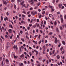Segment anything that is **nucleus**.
<instances>
[{
  "mask_svg": "<svg viewBox=\"0 0 66 66\" xmlns=\"http://www.w3.org/2000/svg\"><path fill=\"white\" fill-rule=\"evenodd\" d=\"M40 36H41L40 35H39V37H38V38L39 39V38H40Z\"/></svg>",
  "mask_w": 66,
  "mask_h": 66,
  "instance_id": "obj_51",
  "label": "nucleus"
},
{
  "mask_svg": "<svg viewBox=\"0 0 66 66\" xmlns=\"http://www.w3.org/2000/svg\"><path fill=\"white\" fill-rule=\"evenodd\" d=\"M59 1V0H57L56 2V3H57Z\"/></svg>",
  "mask_w": 66,
  "mask_h": 66,
  "instance_id": "obj_52",
  "label": "nucleus"
},
{
  "mask_svg": "<svg viewBox=\"0 0 66 66\" xmlns=\"http://www.w3.org/2000/svg\"><path fill=\"white\" fill-rule=\"evenodd\" d=\"M14 9H16V6L15 4H14Z\"/></svg>",
  "mask_w": 66,
  "mask_h": 66,
  "instance_id": "obj_24",
  "label": "nucleus"
},
{
  "mask_svg": "<svg viewBox=\"0 0 66 66\" xmlns=\"http://www.w3.org/2000/svg\"><path fill=\"white\" fill-rule=\"evenodd\" d=\"M0 30H1V32H2V29L1 28H0Z\"/></svg>",
  "mask_w": 66,
  "mask_h": 66,
  "instance_id": "obj_60",
  "label": "nucleus"
},
{
  "mask_svg": "<svg viewBox=\"0 0 66 66\" xmlns=\"http://www.w3.org/2000/svg\"><path fill=\"white\" fill-rule=\"evenodd\" d=\"M45 14V11H43L42 12V14L44 15Z\"/></svg>",
  "mask_w": 66,
  "mask_h": 66,
  "instance_id": "obj_27",
  "label": "nucleus"
},
{
  "mask_svg": "<svg viewBox=\"0 0 66 66\" xmlns=\"http://www.w3.org/2000/svg\"><path fill=\"white\" fill-rule=\"evenodd\" d=\"M54 52H55V50H53V51L52 52V54H53L54 53Z\"/></svg>",
  "mask_w": 66,
  "mask_h": 66,
  "instance_id": "obj_22",
  "label": "nucleus"
},
{
  "mask_svg": "<svg viewBox=\"0 0 66 66\" xmlns=\"http://www.w3.org/2000/svg\"><path fill=\"white\" fill-rule=\"evenodd\" d=\"M37 33H38V29H37L36 30Z\"/></svg>",
  "mask_w": 66,
  "mask_h": 66,
  "instance_id": "obj_31",
  "label": "nucleus"
},
{
  "mask_svg": "<svg viewBox=\"0 0 66 66\" xmlns=\"http://www.w3.org/2000/svg\"><path fill=\"white\" fill-rule=\"evenodd\" d=\"M40 64H39L38 65H37V66H40Z\"/></svg>",
  "mask_w": 66,
  "mask_h": 66,
  "instance_id": "obj_64",
  "label": "nucleus"
},
{
  "mask_svg": "<svg viewBox=\"0 0 66 66\" xmlns=\"http://www.w3.org/2000/svg\"><path fill=\"white\" fill-rule=\"evenodd\" d=\"M61 44L60 43L58 45V47H60V46H61Z\"/></svg>",
  "mask_w": 66,
  "mask_h": 66,
  "instance_id": "obj_30",
  "label": "nucleus"
},
{
  "mask_svg": "<svg viewBox=\"0 0 66 66\" xmlns=\"http://www.w3.org/2000/svg\"><path fill=\"white\" fill-rule=\"evenodd\" d=\"M40 4V3H38L37 4L38 6H39Z\"/></svg>",
  "mask_w": 66,
  "mask_h": 66,
  "instance_id": "obj_36",
  "label": "nucleus"
},
{
  "mask_svg": "<svg viewBox=\"0 0 66 66\" xmlns=\"http://www.w3.org/2000/svg\"><path fill=\"white\" fill-rule=\"evenodd\" d=\"M35 52H36V55H37L38 54V52L36 51V50H34Z\"/></svg>",
  "mask_w": 66,
  "mask_h": 66,
  "instance_id": "obj_6",
  "label": "nucleus"
},
{
  "mask_svg": "<svg viewBox=\"0 0 66 66\" xmlns=\"http://www.w3.org/2000/svg\"><path fill=\"white\" fill-rule=\"evenodd\" d=\"M43 48L44 49H45V48H46V47H45V46H44L43 47Z\"/></svg>",
  "mask_w": 66,
  "mask_h": 66,
  "instance_id": "obj_39",
  "label": "nucleus"
},
{
  "mask_svg": "<svg viewBox=\"0 0 66 66\" xmlns=\"http://www.w3.org/2000/svg\"><path fill=\"white\" fill-rule=\"evenodd\" d=\"M16 64H19V62H16Z\"/></svg>",
  "mask_w": 66,
  "mask_h": 66,
  "instance_id": "obj_57",
  "label": "nucleus"
},
{
  "mask_svg": "<svg viewBox=\"0 0 66 66\" xmlns=\"http://www.w3.org/2000/svg\"><path fill=\"white\" fill-rule=\"evenodd\" d=\"M38 35H35V38H36V37H37V36H38Z\"/></svg>",
  "mask_w": 66,
  "mask_h": 66,
  "instance_id": "obj_41",
  "label": "nucleus"
},
{
  "mask_svg": "<svg viewBox=\"0 0 66 66\" xmlns=\"http://www.w3.org/2000/svg\"><path fill=\"white\" fill-rule=\"evenodd\" d=\"M49 61L50 62H51V59H49Z\"/></svg>",
  "mask_w": 66,
  "mask_h": 66,
  "instance_id": "obj_47",
  "label": "nucleus"
},
{
  "mask_svg": "<svg viewBox=\"0 0 66 66\" xmlns=\"http://www.w3.org/2000/svg\"><path fill=\"white\" fill-rule=\"evenodd\" d=\"M15 18L16 19H18V17L16 15L15 16Z\"/></svg>",
  "mask_w": 66,
  "mask_h": 66,
  "instance_id": "obj_38",
  "label": "nucleus"
},
{
  "mask_svg": "<svg viewBox=\"0 0 66 66\" xmlns=\"http://www.w3.org/2000/svg\"><path fill=\"white\" fill-rule=\"evenodd\" d=\"M33 33H34V34L35 33V30H33Z\"/></svg>",
  "mask_w": 66,
  "mask_h": 66,
  "instance_id": "obj_44",
  "label": "nucleus"
},
{
  "mask_svg": "<svg viewBox=\"0 0 66 66\" xmlns=\"http://www.w3.org/2000/svg\"><path fill=\"white\" fill-rule=\"evenodd\" d=\"M12 30L11 29H9V33H12Z\"/></svg>",
  "mask_w": 66,
  "mask_h": 66,
  "instance_id": "obj_2",
  "label": "nucleus"
},
{
  "mask_svg": "<svg viewBox=\"0 0 66 66\" xmlns=\"http://www.w3.org/2000/svg\"><path fill=\"white\" fill-rule=\"evenodd\" d=\"M23 63H20L19 64V66H23Z\"/></svg>",
  "mask_w": 66,
  "mask_h": 66,
  "instance_id": "obj_7",
  "label": "nucleus"
},
{
  "mask_svg": "<svg viewBox=\"0 0 66 66\" xmlns=\"http://www.w3.org/2000/svg\"><path fill=\"white\" fill-rule=\"evenodd\" d=\"M20 48V52H21V47H20L19 48Z\"/></svg>",
  "mask_w": 66,
  "mask_h": 66,
  "instance_id": "obj_23",
  "label": "nucleus"
},
{
  "mask_svg": "<svg viewBox=\"0 0 66 66\" xmlns=\"http://www.w3.org/2000/svg\"><path fill=\"white\" fill-rule=\"evenodd\" d=\"M31 14L32 15H35V12H34L32 11L31 12Z\"/></svg>",
  "mask_w": 66,
  "mask_h": 66,
  "instance_id": "obj_4",
  "label": "nucleus"
},
{
  "mask_svg": "<svg viewBox=\"0 0 66 66\" xmlns=\"http://www.w3.org/2000/svg\"><path fill=\"white\" fill-rule=\"evenodd\" d=\"M23 56H24V55H23V54H22L21 56H20V57H23Z\"/></svg>",
  "mask_w": 66,
  "mask_h": 66,
  "instance_id": "obj_13",
  "label": "nucleus"
},
{
  "mask_svg": "<svg viewBox=\"0 0 66 66\" xmlns=\"http://www.w3.org/2000/svg\"><path fill=\"white\" fill-rule=\"evenodd\" d=\"M4 4H5V5H6V4H7L6 2V1L4 2Z\"/></svg>",
  "mask_w": 66,
  "mask_h": 66,
  "instance_id": "obj_19",
  "label": "nucleus"
},
{
  "mask_svg": "<svg viewBox=\"0 0 66 66\" xmlns=\"http://www.w3.org/2000/svg\"><path fill=\"white\" fill-rule=\"evenodd\" d=\"M27 29H28V30H29V29H30V27H27Z\"/></svg>",
  "mask_w": 66,
  "mask_h": 66,
  "instance_id": "obj_59",
  "label": "nucleus"
},
{
  "mask_svg": "<svg viewBox=\"0 0 66 66\" xmlns=\"http://www.w3.org/2000/svg\"><path fill=\"white\" fill-rule=\"evenodd\" d=\"M60 28L61 30H63V27L62 26H60Z\"/></svg>",
  "mask_w": 66,
  "mask_h": 66,
  "instance_id": "obj_15",
  "label": "nucleus"
},
{
  "mask_svg": "<svg viewBox=\"0 0 66 66\" xmlns=\"http://www.w3.org/2000/svg\"><path fill=\"white\" fill-rule=\"evenodd\" d=\"M52 12H53L54 11V9H52L51 10Z\"/></svg>",
  "mask_w": 66,
  "mask_h": 66,
  "instance_id": "obj_28",
  "label": "nucleus"
},
{
  "mask_svg": "<svg viewBox=\"0 0 66 66\" xmlns=\"http://www.w3.org/2000/svg\"><path fill=\"white\" fill-rule=\"evenodd\" d=\"M62 15L60 14V18H62Z\"/></svg>",
  "mask_w": 66,
  "mask_h": 66,
  "instance_id": "obj_46",
  "label": "nucleus"
},
{
  "mask_svg": "<svg viewBox=\"0 0 66 66\" xmlns=\"http://www.w3.org/2000/svg\"><path fill=\"white\" fill-rule=\"evenodd\" d=\"M32 24H29V27H32Z\"/></svg>",
  "mask_w": 66,
  "mask_h": 66,
  "instance_id": "obj_49",
  "label": "nucleus"
},
{
  "mask_svg": "<svg viewBox=\"0 0 66 66\" xmlns=\"http://www.w3.org/2000/svg\"><path fill=\"white\" fill-rule=\"evenodd\" d=\"M64 18L65 19H66V15H65L64 16Z\"/></svg>",
  "mask_w": 66,
  "mask_h": 66,
  "instance_id": "obj_63",
  "label": "nucleus"
},
{
  "mask_svg": "<svg viewBox=\"0 0 66 66\" xmlns=\"http://www.w3.org/2000/svg\"><path fill=\"white\" fill-rule=\"evenodd\" d=\"M30 12L29 11L27 12V14H30Z\"/></svg>",
  "mask_w": 66,
  "mask_h": 66,
  "instance_id": "obj_43",
  "label": "nucleus"
},
{
  "mask_svg": "<svg viewBox=\"0 0 66 66\" xmlns=\"http://www.w3.org/2000/svg\"><path fill=\"white\" fill-rule=\"evenodd\" d=\"M53 34V33H52V32H50L48 34V35H52V34Z\"/></svg>",
  "mask_w": 66,
  "mask_h": 66,
  "instance_id": "obj_21",
  "label": "nucleus"
},
{
  "mask_svg": "<svg viewBox=\"0 0 66 66\" xmlns=\"http://www.w3.org/2000/svg\"><path fill=\"white\" fill-rule=\"evenodd\" d=\"M39 26V24H38L37 23H36V26H37L38 27Z\"/></svg>",
  "mask_w": 66,
  "mask_h": 66,
  "instance_id": "obj_10",
  "label": "nucleus"
},
{
  "mask_svg": "<svg viewBox=\"0 0 66 66\" xmlns=\"http://www.w3.org/2000/svg\"><path fill=\"white\" fill-rule=\"evenodd\" d=\"M56 24H57V23H56V21H55L54 23V25L56 26Z\"/></svg>",
  "mask_w": 66,
  "mask_h": 66,
  "instance_id": "obj_18",
  "label": "nucleus"
},
{
  "mask_svg": "<svg viewBox=\"0 0 66 66\" xmlns=\"http://www.w3.org/2000/svg\"><path fill=\"white\" fill-rule=\"evenodd\" d=\"M62 44L64 45H65V42H64V41H62Z\"/></svg>",
  "mask_w": 66,
  "mask_h": 66,
  "instance_id": "obj_11",
  "label": "nucleus"
},
{
  "mask_svg": "<svg viewBox=\"0 0 66 66\" xmlns=\"http://www.w3.org/2000/svg\"><path fill=\"white\" fill-rule=\"evenodd\" d=\"M9 27H11L12 25H11V24L10 23H9Z\"/></svg>",
  "mask_w": 66,
  "mask_h": 66,
  "instance_id": "obj_29",
  "label": "nucleus"
},
{
  "mask_svg": "<svg viewBox=\"0 0 66 66\" xmlns=\"http://www.w3.org/2000/svg\"><path fill=\"white\" fill-rule=\"evenodd\" d=\"M6 15L7 16H9V12H7L6 13Z\"/></svg>",
  "mask_w": 66,
  "mask_h": 66,
  "instance_id": "obj_61",
  "label": "nucleus"
},
{
  "mask_svg": "<svg viewBox=\"0 0 66 66\" xmlns=\"http://www.w3.org/2000/svg\"><path fill=\"white\" fill-rule=\"evenodd\" d=\"M22 13H23L24 14H26V12L25 11H23L22 12Z\"/></svg>",
  "mask_w": 66,
  "mask_h": 66,
  "instance_id": "obj_42",
  "label": "nucleus"
},
{
  "mask_svg": "<svg viewBox=\"0 0 66 66\" xmlns=\"http://www.w3.org/2000/svg\"><path fill=\"white\" fill-rule=\"evenodd\" d=\"M55 44H57V38H55Z\"/></svg>",
  "mask_w": 66,
  "mask_h": 66,
  "instance_id": "obj_5",
  "label": "nucleus"
},
{
  "mask_svg": "<svg viewBox=\"0 0 66 66\" xmlns=\"http://www.w3.org/2000/svg\"><path fill=\"white\" fill-rule=\"evenodd\" d=\"M1 38H2L3 39H4V38H3V37L2 36H1Z\"/></svg>",
  "mask_w": 66,
  "mask_h": 66,
  "instance_id": "obj_50",
  "label": "nucleus"
},
{
  "mask_svg": "<svg viewBox=\"0 0 66 66\" xmlns=\"http://www.w3.org/2000/svg\"><path fill=\"white\" fill-rule=\"evenodd\" d=\"M56 32H57L58 33H59V29H58V28H56Z\"/></svg>",
  "mask_w": 66,
  "mask_h": 66,
  "instance_id": "obj_3",
  "label": "nucleus"
},
{
  "mask_svg": "<svg viewBox=\"0 0 66 66\" xmlns=\"http://www.w3.org/2000/svg\"><path fill=\"white\" fill-rule=\"evenodd\" d=\"M24 63H25V64H27V62H26V61H24Z\"/></svg>",
  "mask_w": 66,
  "mask_h": 66,
  "instance_id": "obj_40",
  "label": "nucleus"
},
{
  "mask_svg": "<svg viewBox=\"0 0 66 66\" xmlns=\"http://www.w3.org/2000/svg\"><path fill=\"white\" fill-rule=\"evenodd\" d=\"M45 37L46 38H48V36H46Z\"/></svg>",
  "mask_w": 66,
  "mask_h": 66,
  "instance_id": "obj_54",
  "label": "nucleus"
},
{
  "mask_svg": "<svg viewBox=\"0 0 66 66\" xmlns=\"http://www.w3.org/2000/svg\"><path fill=\"white\" fill-rule=\"evenodd\" d=\"M57 58L58 59H60V56H59V55H57Z\"/></svg>",
  "mask_w": 66,
  "mask_h": 66,
  "instance_id": "obj_16",
  "label": "nucleus"
},
{
  "mask_svg": "<svg viewBox=\"0 0 66 66\" xmlns=\"http://www.w3.org/2000/svg\"><path fill=\"white\" fill-rule=\"evenodd\" d=\"M29 54L30 56H32V53H31V52H29Z\"/></svg>",
  "mask_w": 66,
  "mask_h": 66,
  "instance_id": "obj_37",
  "label": "nucleus"
},
{
  "mask_svg": "<svg viewBox=\"0 0 66 66\" xmlns=\"http://www.w3.org/2000/svg\"><path fill=\"white\" fill-rule=\"evenodd\" d=\"M8 36H7V35H5V37L6 38H7Z\"/></svg>",
  "mask_w": 66,
  "mask_h": 66,
  "instance_id": "obj_62",
  "label": "nucleus"
},
{
  "mask_svg": "<svg viewBox=\"0 0 66 66\" xmlns=\"http://www.w3.org/2000/svg\"><path fill=\"white\" fill-rule=\"evenodd\" d=\"M24 3V1H22V3H21V5H23Z\"/></svg>",
  "mask_w": 66,
  "mask_h": 66,
  "instance_id": "obj_12",
  "label": "nucleus"
},
{
  "mask_svg": "<svg viewBox=\"0 0 66 66\" xmlns=\"http://www.w3.org/2000/svg\"><path fill=\"white\" fill-rule=\"evenodd\" d=\"M10 46V43L9 42H7V47H6V49H8V47H9V46Z\"/></svg>",
  "mask_w": 66,
  "mask_h": 66,
  "instance_id": "obj_1",
  "label": "nucleus"
},
{
  "mask_svg": "<svg viewBox=\"0 0 66 66\" xmlns=\"http://www.w3.org/2000/svg\"><path fill=\"white\" fill-rule=\"evenodd\" d=\"M62 4H59V7L60 8H61V7H62Z\"/></svg>",
  "mask_w": 66,
  "mask_h": 66,
  "instance_id": "obj_8",
  "label": "nucleus"
},
{
  "mask_svg": "<svg viewBox=\"0 0 66 66\" xmlns=\"http://www.w3.org/2000/svg\"><path fill=\"white\" fill-rule=\"evenodd\" d=\"M18 1L19 2H21L22 1V0H18Z\"/></svg>",
  "mask_w": 66,
  "mask_h": 66,
  "instance_id": "obj_55",
  "label": "nucleus"
},
{
  "mask_svg": "<svg viewBox=\"0 0 66 66\" xmlns=\"http://www.w3.org/2000/svg\"><path fill=\"white\" fill-rule=\"evenodd\" d=\"M45 61H46V60L45 59H43V62H45Z\"/></svg>",
  "mask_w": 66,
  "mask_h": 66,
  "instance_id": "obj_45",
  "label": "nucleus"
},
{
  "mask_svg": "<svg viewBox=\"0 0 66 66\" xmlns=\"http://www.w3.org/2000/svg\"><path fill=\"white\" fill-rule=\"evenodd\" d=\"M1 20H3V17H2V16H1Z\"/></svg>",
  "mask_w": 66,
  "mask_h": 66,
  "instance_id": "obj_48",
  "label": "nucleus"
},
{
  "mask_svg": "<svg viewBox=\"0 0 66 66\" xmlns=\"http://www.w3.org/2000/svg\"><path fill=\"white\" fill-rule=\"evenodd\" d=\"M49 16L50 17H52V15L51 14H50Z\"/></svg>",
  "mask_w": 66,
  "mask_h": 66,
  "instance_id": "obj_20",
  "label": "nucleus"
},
{
  "mask_svg": "<svg viewBox=\"0 0 66 66\" xmlns=\"http://www.w3.org/2000/svg\"><path fill=\"white\" fill-rule=\"evenodd\" d=\"M42 41L41 40H40V41H39V45H40V43H42Z\"/></svg>",
  "mask_w": 66,
  "mask_h": 66,
  "instance_id": "obj_25",
  "label": "nucleus"
},
{
  "mask_svg": "<svg viewBox=\"0 0 66 66\" xmlns=\"http://www.w3.org/2000/svg\"><path fill=\"white\" fill-rule=\"evenodd\" d=\"M21 40H22V42H24V39L22 38H21Z\"/></svg>",
  "mask_w": 66,
  "mask_h": 66,
  "instance_id": "obj_14",
  "label": "nucleus"
},
{
  "mask_svg": "<svg viewBox=\"0 0 66 66\" xmlns=\"http://www.w3.org/2000/svg\"><path fill=\"white\" fill-rule=\"evenodd\" d=\"M2 66H3L4 64H3V61H2Z\"/></svg>",
  "mask_w": 66,
  "mask_h": 66,
  "instance_id": "obj_26",
  "label": "nucleus"
},
{
  "mask_svg": "<svg viewBox=\"0 0 66 66\" xmlns=\"http://www.w3.org/2000/svg\"><path fill=\"white\" fill-rule=\"evenodd\" d=\"M43 54H45V50H44L43 52Z\"/></svg>",
  "mask_w": 66,
  "mask_h": 66,
  "instance_id": "obj_53",
  "label": "nucleus"
},
{
  "mask_svg": "<svg viewBox=\"0 0 66 66\" xmlns=\"http://www.w3.org/2000/svg\"><path fill=\"white\" fill-rule=\"evenodd\" d=\"M61 21L62 23H63V18H61Z\"/></svg>",
  "mask_w": 66,
  "mask_h": 66,
  "instance_id": "obj_35",
  "label": "nucleus"
},
{
  "mask_svg": "<svg viewBox=\"0 0 66 66\" xmlns=\"http://www.w3.org/2000/svg\"><path fill=\"white\" fill-rule=\"evenodd\" d=\"M59 36L60 38H61V35H59Z\"/></svg>",
  "mask_w": 66,
  "mask_h": 66,
  "instance_id": "obj_58",
  "label": "nucleus"
},
{
  "mask_svg": "<svg viewBox=\"0 0 66 66\" xmlns=\"http://www.w3.org/2000/svg\"><path fill=\"white\" fill-rule=\"evenodd\" d=\"M5 61L6 63H9V61L7 59Z\"/></svg>",
  "mask_w": 66,
  "mask_h": 66,
  "instance_id": "obj_9",
  "label": "nucleus"
},
{
  "mask_svg": "<svg viewBox=\"0 0 66 66\" xmlns=\"http://www.w3.org/2000/svg\"><path fill=\"white\" fill-rule=\"evenodd\" d=\"M42 59V57H40L39 58V61H41Z\"/></svg>",
  "mask_w": 66,
  "mask_h": 66,
  "instance_id": "obj_17",
  "label": "nucleus"
},
{
  "mask_svg": "<svg viewBox=\"0 0 66 66\" xmlns=\"http://www.w3.org/2000/svg\"><path fill=\"white\" fill-rule=\"evenodd\" d=\"M63 47H62L60 48V50L61 51H62L63 50Z\"/></svg>",
  "mask_w": 66,
  "mask_h": 66,
  "instance_id": "obj_34",
  "label": "nucleus"
},
{
  "mask_svg": "<svg viewBox=\"0 0 66 66\" xmlns=\"http://www.w3.org/2000/svg\"><path fill=\"white\" fill-rule=\"evenodd\" d=\"M22 17H26V16H25V15H24L23 14L22 15Z\"/></svg>",
  "mask_w": 66,
  "mask_h": 66,
  "instance_id": "obj_32",
  "label": "nucleus"
},
{
  "mask_svg": "<svg viewBox=\"0 0 66 66\" xmlns=\"http://www.w3.org/2000/svg\"><path fill=\"white\" fill-rule=\"evenodd\" d=\"M20 33H21V34H22V31H20Z\"/></svg>",
  "mask_w": 66,
  "mask_h": 66,
  "instance_id": "obj_56",
  "label": "nucleus"
},
{
  "mask_svg": "<svg viewBox=\"0 0 66 66\" xmlns=\"http://www.w3.org/2000/svg\"><path fill=\"white\" fill-rule=\"evenodd\" d=\"M2 59V57H0V61H1Z\"/></svg>",
  "mask_w": 66,
  "mask_h": 66,
  "instance_id": "obj_33",
  "label": "nucleus"
}]
</instances>
